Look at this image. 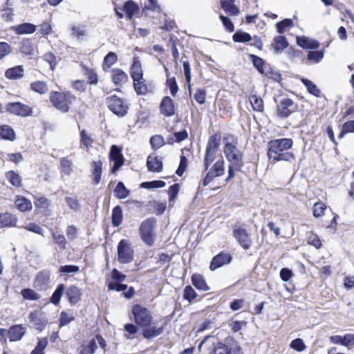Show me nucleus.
Wrapping results in <instances>:
<instances>
[{
  "mask_svg": "<svg viewBox=\"0 0 354 354\" xmlns=\"http://www.w3.org/2000/svg\"><path fill=\"white\" fill-rule=\"evenodd\" d=\"M298 110L297 104L289 97L281 99L276 107V114L279 118H287Z\"/></svg>",
  "mask_w": 354,
  "mask_h": 354,
  "instance_id": "9b49d317",
  "label": "nucleus"
},
{
  "mask_svg": "<svg viewBox=\"0 0 354 354\" xmlns=\"http://www.w3.org/2000/svg\"><path fill=\"white\" fill-rule=\"evenodd\" d=\"M326 209L327 205L324 202L319 201L312 207L313 215L315 218L321 217L324 214Z\"/></svg>",
  "mask_w": 354,
  "mask_h": 354,
  "instance_id": "4d7b16f0",
  "label": "nucleus"
},
{
  "mask_svg": "<svg viewBox=\"0 0 354 354\" xmlns=\"http://www.w3.org/2000/svg\"><path fill=\"white\" fill-rule=\"evenodd\" d=\"M50 280V272L48 270H43L39 272L35 277L33 286L37 290L46 289Z\"/></svg>",
  "mask_w": 354,
  "mask_h": 354,
  "instance_id": "412c9836",
  "label": "nucleus"
},
{
  "mask_svg": "<svg viewBox=\"0 0 354 354\" xmlns=\"http://www.w3.org/2000/svg\"><path fill=\"white\" fill-rule=\"evenodd\" d=\"M106 104L108 109L119 118L125 117L129 109V106L126 100L115 94L106 97Z\"/></svg>",
  "mask_w": 354,
  "mask_h": 354,
  "instance_id": "423d86ee",
  "label": "nucleus"
},
{
  "mask_svg": "<svg viewBox=\"0 0 354 354\" xmlns=\"http://www.w3.org/2000/svg\"><path fill=\"white\" fill-rule=\"evenodd\" d=\"M48 346V338L43 337L39 339L36 347L31 351L30 354H43L44 351Z\"/></svg>",
  "mask_w": 354,
  "mask_h": 354,
  "instance_id": "774afa93",
  "label": "nucleus"
},
{
  "mask_svg": "<svg viewBox=\"0 0 354 354\" xmlns=\"http://www.w3.org/2000/svg\"><path fill=\"white\" fill-rule=\"evenodd\" d=\"M21 295L24 300L39 301L41 295L32 288H26L21 290Z\"/></svg>",
  "mask_w": 354,
  "mask_h": 354,
  "instance_id": "a18cd8bd",
  "label": "nucleus"
},
{
  "mask_svg": "<svg viewBox=\"0 0 354 354\" xmlns=\"http://www.w3.org/2000/svg\"><path fill=\"white\" fill-rule=\"evenodd\" d=\"M113 192L115 197L118 199L126 198L130 194V190L120 181L117 183Z\"/></svg>",
  "mask_w": 354,
  "mask_h": 354,
  "instance_id": "37998d69",
  "label": "nucleus"
},
{
  "mask_svg": "<svg viewBox=\"0 0 354 354\" xmlns=\"http://www.w3.org/2000/svg\"><path fill=\"white\" fill-rule=\"evenodd\" d=\"M73 162L68 157H63L59 161V169L62 176H69L73 172Z\"/></svg>",
  "mask_w": 354,
  "mask_h": 354,
  "instance_id": "c756f323",
  "label": "nucleus"
},
{
  "mask_svg": "<svg viewBox=\"0 0 354 354\" xmlns=\"http://www.w3.org/2000/svg\"><path fill=\"white\" fill-rule=\"evenodd\" d=\"M297 44L303 49H317L320 45L318 41L306 36L297 37Z\"/></svg>",
  "mask_w": 354,
  "mask_h": 354,
  "instance_id": "bb28decb",
  "label": "nucleus"
},
{
  "mask_svg": "<svg viewBox=\"0 0 354 354\" xmlns=\"http://www.w3.org/2000/svg\"><path fill=\"white\" fill-rule=\"evenodd\" d=\"M30 89L39 95H44L48 92V86L46 81L36 80L30 83Z\"/></svg>",
  "mask_w": 354,
  "mask_h": 354,
  "instance_id": "f704fd0d",
  "label": "nucleus"
},
{
  "mask_svg": "<svg viewBox=\"0 0 354 354\" xmlns=\"http://www.w3.org/2000/svg\"><path fill=\"white\" fill-rule=\"evenodd\" d=\"M218 151L206 149L204 156V169L207 171L211 164L214 161Z\"/></svg>",
  "mask_w": 354,
  "mask_h": 354,
  "instance_id": "09e8293b",
  "label": "nucleus"
},
{
  "mask_svg": "<svg viewBox=\"0 0 354 354\" xmlns=\"http://www.w3.org/2000/svg\"><path fill=\"white\" fill-rule=\"evenodd\" d=\"M114 11L118 19H121L124 17L123 12L127 19L132 20L134 16L139 14L140 7L134 1L128 0L124 3L122 7L115 5Z\"/></svg>",
  "mask_w": 354,
  "mask_h": 354,
  "instance_id": "9d476101",
  "label": "nucleus"
},
{
  "mask_svg": "<svg viewBox=\"0 0 354 354\" xmlns=\"http://www.w3.org/2000/svg\"><path fill=\"white\" fill-rule=\"evenodd\" d=\"M301 82L306 87L307 91L311 95L315 96V97H320L321 91L317 88V86L310 80L302 78Z\"/></svg>",
  "mask_w": 354,
  "mask_h": 354,
  "instance_id": "5fc2aeb1",
  "label": "nucleus"
},
{
  "mask_svg": "<svg viewBox=\"0 0 354 354\" xmlns=\"http://www.w3.org/2000/svg\"><path fill=\"white\" fill-rule=\"evenodd\" d=\"M0 139L13 142L16 140V133L12 127L8 124L0 125Z\"/></svg>",
  "mask_w": 354,
  "mask_h": 354,
  "instance_id": "7c9ffc66",
  "label": "nucleus"
},
{
  "mask_svg": "<svg viewBox=\"0 0 354 354\" xmlns=\"http://www.w3.org/2000/svg\"><path fill=\"white\" fill-rule=\"evenodd\" d=\"M42 59L49 64L51 71H55L58 64V60L53 52L48 51L45 53L42 56Z\"/></svg>",
  "mask_w": 354,
  "mask_h": 354,
  "instance_id": "864d4df0",
  "label": "nucleus"
},
{
  "mask_svg": "<svg viewBox=\"0 0 354 354\" xmlns=\"http://www.w3.org/2000/svg\"><path fill=\"white\" fill-rule=\"evenodd\" d=\"M159 112L164 118H171L177 113L178 106L170 96H164L159 104Z\"/></svg>",
  "mask_w": 354,
  "mask_h": 354,
  "instance_id": "2eb2a0df",
  "label": "nucleus"
},
{
  "mask_svg": "<svg viewBox=\"0 0 354 354\" xmlns=\"http://www.w3.org/2000/svg\"><path fill=\"white\" fill-rule=\"evenodd\" d=\"M191 281L192 285L200 291H208L210 289L201 274L194 273L191 277Z\"/></svg>",
  "mask_w": 354,
  "mask_h": 354,
  "instance_id": "cd10ccee",
  "label": "nucleus"
},
{
  "mask_svg": "<svg viewBox=\"0 0 354 354\" xmlns=\"http://www.w3.org/2000/svg\"><path fill=\"white\" fill-rule=\"evenodd\" d=\"M225 342L214 344L212 354H243L242 348L234 338L226 339Z\"/></svg>",
  "mask_w": 354,
  "mask_h": 354,
  "instance_id": "6e6552de",
  "label": "nucleus"
},
{
  "mask_svg": "<svg viewBox=\"0 0 354 354\" xmlns=\"http://www.w3.org/2000/svg\"><path fill=\"white\" fill-rule=\"evenodd\" d=\"M14 203L16 208L21 212H30L32 209V202L23 196H16Z\"/></svg>",
  "mask_w": 354,
  "mask_h": 354,
  "instance_id": "a878e982",
  "label": "nucleus"
},
{
  "mask_svg": "<svg viewBox=\"0 0 354 354\" xmlns=\"http://www.w3.org/2000/svg\"><path fill=\"white\" fill-rule=\"evenodd\" d=\"M65 296L71 305H75L82 299V290L75 285H70L66 288Z\"/></svg>",
  "mask_w": 354,
  "mask_h": 354,
  "instance_id": "aec40b11",
  "label": "nucleus"
},
{
  "mask_svg": "<svg viewBox=\"0 0 354 354\" xmlns=\"http://www.w3.org/2000/svg\"><path fill=\"white\" fill-rule=\"evenodd\" d=\"M146 165L149 172L160 173L163 170L162 158L158 156L156 153H151L148 156Z\"/></svg>",
  "mask_w": 354,
  "mask_h": 354,
  "instance_id": "a211bd4d",
  "label": "nucleus"
},
{
  "mask_svg": "<svg viewBox=\"0 0 354 354\" xmlns=\"http://www.w3.org/2000/svg\"><path fill=\"white\" fill-rule=\"evenodd\" d=\"M36 26L30 23H23L12 27L17 35L32 34L36 30Z\"/></svg>",
  "mask_w": 354,
  "mask_h": 354,
  "instance_id": "72a5a7b5",
  "label": "nucleus"
},
{
  "mask_svg": "<svg viewBox=\"0 0 354 354\" xmlns=\"http://www.w3.org/2000/svg\"><path fill=\"white\" fill-rule=\"evenodd\" d=\"M306 241L308 244L314 246L316 249H320L322 247L320 238L313 232H309L306 234Z\"/></svg>",
  "mask_w": 354,
  "mask_h": 354,
  "instance_id": "603ef678",
  "label": "nucleus"
},
{
  "mask_svg": "<svg viewBox=\"0 0 354 354\" xmlns=\"http://www.w3.org/2000/svg\"><path fill=\"white\" fill-rule=\"evenodd\" d=\"M294 26L291 19H284L276 24V28L279 34H283L286 28H290Z\"/></svg>",
  "mask_w": 354,
  "mask_h": 354,
  "instance_id": "bf43d9fd",
  "label": "nucleus"
},
{
  "mask_svg": "<svg viewBox=\"0 0 354 354\" xmlns=\"http://www.w3.org/2000/svg\"><path fill=\"white\" fill-rule=\"evenodd\" d=\"M123 221L122 209L120 205L114 207L112 209L111 223L113 227H118Z\"/></svg>",
  "mask_w": 354,
  "mask_h": 354,
  "instance_id": "a19ab883",
  "label": "nucleus"
},
{
  "mask_svg": "<svg viewBox=\"0 0 354 354\" xmlns=\"http://www.w3.org/2000/svg\"><path fill=\"white\" fill-rule=\"evenodd\" d=\"M350 133H354V120H348L343 124L339 138L341 139L346 134Z\"/></svg>",
  "mask_w": 354,
  "mask_h": 354,
  "instance_id": "338daca9",
  "label": "nucleus"
},
{
  "mask_svg": "<svg viewBox=\"0 0 354 354\" xmlns=\"http://www.w3.org/2000/svg\"><path fill=\"white\" fill-rule=\"evenodd\" d=\"M249 58L252 61L253 66L260 74L265 73L264 71L266 69V66H268V65L265 64V62L262 58L253 54L249 55Z\"/></svg>",
  "mask_w": 354,
  "mask_h": 354,
  "instance_id": "c03bdc74",
  "label": "nucleus"
},
{
  "mask_svg": "<svg viewBox=\"0 0 354 354\" xmlns=\"http://www.w3.org/2000/svg\"><path fill=\"white\" fill-rule=\"evenodd\" d=\"M248 98L254 111L260 113L263 112L264 102L260 96H258L256 94H250Z\"/></svg>",
  "mask_w": 354,
  "mask_h": 354,
  "instance_id": "58836bf2",
  "label": "nucleus"
},
{
  "mask_svg": "<svg viewBox=\"0 0 354 354\" xmlns=\"http://www.w3.org/2000/svg\"><path fill=\"white\" fill-rule=\"evenodd\" d=\"M224 160H217L209 169L205 176L201 180L199 186L206 187L216 177H220L225 172Z\"/></svg>",
  "mask_w": 354,
  "mask_h": 354,
  "instance_id": "4468645a",
  "label": "nucleus"
},
{
  "mask_svg": "<svg viewBox=\"0 0 354 354\" xmlns=\"http://www.w3.org/2000/svg\"><path fill=\"white\" fill-rule=\"evenodd\" d=\"M221 136L220 133H216L212 135L207 141L206 149L218 151L221 144Z\"/></svg>",
  "mask_w": 354,
  "mask_h": 354,
  "instance_id": "3c124183",
  "label": "nucleus"
},
{
  "mask_svg": "<svg viewBox=\"0 0 354 354\" xmlns=\"http://www.w3.org/2000/svg\"><path fill=\"white\" fill-rule=\"evenodd\" d=\"M221 8L231 16H236L240 13L239 8L235 4L227 3L224 0H220Z\"/></svg>",
  "mask_w": 354,
  "mask_h": 354,
  "instance_id": "8fccbe9b",
  "label": "nucleus"
},
{
  "mask_svg": "<svg viewBox=\"0 0 354 354\" xmlns=\"http://www.w3.org/2000/svg\"><path fill=\"white\" fill-rule=\"evenodd\" d=\"M166 183L163 180H156L152 181L143 182L140 184V187L147 189H151L164 187Z\"/></svg>",
  "mask_w": 354,
  "mask_h": 354,
  "instance_id": "052dcab7",
  "label": "nucleus"
},
{
  "mask_svg": "<svg viewBox=\"0 0 354 354\" xmlns=\"http://www.w3.org/2000/svg\"><path fill=\"white\" fill-rule=\"evenodd\" d=\"M6 111L11 115L26 118L32 115L33 109L21 102H8L5 106Z\"/></svg>",
  "mask_w": 354,
  "mask_h": 354,
  "instance_id": "f8f14e48",
  "label": "nucleus"
},
{
  "mask_svg": "<svg viewBox=\"0 0 354 354\" xmlns=\"http://www.w3.org/2000/svg\"><path fill=\"white\" fill-rule=\"evenodd\" d=\"M182 60L186 84L187 85L189 93H191L192 73L190 64L187 59V57L185 55H183Z\"/></svg>",
  "mask_w": 354,
  "mask_h": 354,
  "instance_id": "4c0bfd02",
  "label": "nucleus"
},
{
  "mask_svg": "<svg viewBox=\"0 0 354 354\" xmlns=\"http://www.w3.org/2000/svg\"><path fill=\"white\" fill-rule=\"evenodd\" d=\"M197 293L194 289L189 285L185 287L183 290V298L189 303L193 302L197 297Z\"/></svg>",
  "mask_w": 354,
  "mask_h": 354,
  "instance_id": "69168bd1",
  "label": "nucleus"
},
{
  "mask_svg": "<svg viewBox=\"0 0 354 354\" xmlns=\"http://www.w3.org/2000/svg\"><path fill=\"white\" fill-rule=\"evenodd\" d=\"M265 73H262L261 75L267 77L269 79H272L275 82H279L281 80V74L272 68L268 64V66H266V69L264 71Z\"/></svg>",
  "mask_w": 354,
  "mask_h": 354,
  "instance_id": "0e129e2a",
  "label": "nucleus"
},
{
  "mask_svg": "<svg viewBox=\"0 0 354 354\" xmlns=\"http://www.w3.org/2000/svg\"><path fill=\"white\" fill-rule=\"evenodd\" d=\"M111 79L115 86H122L128 82L129 77L122 68H115L111 71Z\"/></svg>",
  "mask_w": 354,
  "mask_h": 354,
  "instance_id": "4be33fe9",
  "label": "nucleus"
},
{
  "mask_svg": "<svg viewBox=\"0 0 354 354\" xmlns=\"http://www.w3.org/2000/svg\"><path fill=\"white\" fill-rule=\"evenodd\" d=\"M65 285L64 283L58 284L50 298V301L55 306H58L60 304L61 298L64 293H65Z\"/></svg>",
  "mask_w": 354,
  "mask_h": 354,
  "instance_id": "ea45409f",
  "label": "nucleus"
},
{
  "mask_svg": "<svg viewBox=\"0 0 354 354\" xmlns=\"http://www.w3.org/2000/svg\"><path fill=\"white\" fill-rule=\"evenodd\" d=\"M79 65L86 79V83L89 85H97L99 82V77L96 69L86 66L82 62H80Z\"/></svg>",
  "mask_w": 354,
  "mask_h": 354,
  "instance_id": "6ab92c4d",
  "label": "nucleus"
},
{
  "mask_svg": "<svg viewBox=\"0 0 354 354\" xmlns=\"http://www.w3.org/2000/svg\"><path fill=\"white\" fill-rule=\"evenodd\" d=\"M102 161L100 160H93L91 163L92 183L94 185H98L102 179Z\"/></svg>",
  "mask_w": 354,
  "mask_h": 354,
  "instance_id": "5701e85b",
  "label": "nucleus"
},
{
  "mask_svg": "<svg viewBox=\"0 0 354 354\" xmlns=\"http://www.w3.org/2000/svg\"><path fill=\"white\" fill-rule=\"evenodd\" d=\"M288 45V41L285 36L278 35L273 38L270 46L275 53H281Z\"/></svg>",
  "mask_w": 354,
  "mask_h": 354,
  "instance_id": "c85d7f7f",
  "label": "nucleus"
},
{
  "mask_svg": "<svg viewBox=\"0 0 354 354\" xmlns=\"http://www.w3.org/2000/svg\"><path fill=\"white\" fill-rule=\"evenodd\" d=\"M131 313L134 323H127L124 326V336L128 339H133L139 329L146 339L158 337L163 333L169 320L165 317L160 326L155 325L152 311L140 304H133Z\"/></svg>",
  "mask_w": 354,
  "mask_h": 354,
  "instance_id": "f257e3e1",
  "label": "nucleus"
},
{
  "mask_svg": "<svg viewBox=\"0 0 354 354\" xmlns=\"http://www.w3.org/2000/svg\"><path fill=\"white\" fill-rule=\"evenodd\" d=\"M49 101L57 111L68 113L73 104L77 101V97L70 91H51L49 93Z\"/></svg>",
  "mask_w": 354,
  "mask_h": 354,
  "instance_id": "20e7f679",
  "label": "nucleus"
},
{
  "mask_svg": "<svg viewBox=\"0 0 354 354\" xmlns=\"http://www.w3.org/2000/svg\"><path fill=\"white\" fill-rule=\"evenodd\" d=\"M118 60V55L114 52H109L104 57L102 63V68L104 72H108L111 66Z\"/></svg>",
  "mask_w": 354,
  "mask_h": 354,
  "instance_id": "c9c22d12",
  "label": "nucleus"
},
{
  "mask_svg": "<svg viewBox=\"0 0 354 354\" xmlns=\"http://www.w3.org/2000/svg\"><path fill=\"white\" fill-rule=\"evenodd\" d=\"M232 260V257L229 252L221 251L213 257L209 264V270L211 271H214L223 266L229 264Z\"/></svg>",
  "mask_w": 354,
  "mask_h": 354,
  "instance_id": "f3484780",
  "label": "nucleus"
},
{
  "mask_svg": "<svg viewBox=\"0 0 354 354\" xmlns=\"http://www.w3.org/2000/svg\"><path fill=\"white\" fill-rule=\"evenodd\" d=\"M232 236L243 250H249L253 243L252 235L245 227L244 224H234L232 227Z\"/></svg>",
  "mask_w": 354,
  "mask_h": 354,
  "instance_id": "0eeeda50",
  "label": "nucleus"
},
{
  "mask_svg": "<svg viewBox=\"0 0 354 354\" xmlns=\"http://www.w3.org/2000/svg\"><path fill=\"white\" fill-rule=\"evenodd\" d=\"M223 152L227 160L230 163V165H234L238 168L243 167V154L235 145L226 142L224 145Z\"/></svg>",
  "mask_w": 354,
  "mask_h": 354,
  "instance_id": "1a4fd4ad",
  "label": "nucleus"
},
{
  "mask_svg": "<svg viewBox=\"0 0 354 354\" xmlns=\"http://www.w3.org/2000/svg\"><path fill=\"white\" fill-rule=\"evenodd\" d=\"M79 354H94L97 349L95 339L84 341L80 346Z\"/></svg>",
  "mask_w": 354,
  "mask_h": 354,
  "instance_id": "473e14b6",
  "label": "nucleus"
},
{
  "mask_svg": "<svg viewBox=\"0 0 354 354\" xmlns=\"http://www.w3.org/2000/svg\"><path fill=\"white\" fill-rule=\"evenodd\" d=\"M293 140L291 138H279L271 140L268 142L267 156L272 162L291 161L295 159L292 152L288 151L292 148Z\"/></svg>",
  "mask_w": 354,
  "mask_h": 354,
  "instance_id": "f03ea898",
  "label": "nucleus"
},
{
  "mask_svg": "<svg viewBox=\"0 0 354 354\" xmlns=\"http://www.w3.org/2000/svg\"><path fill=\"white\" fill-rule=\"evenodd\" d=\"M157 221L154 217H149L144 221L140 225L139 234L142 241L148 246L154 245L156 234L155 229Z\"/></svg>",
  "mask_w": 354,
  "mask_h": 354,
  "instance_id": "39448f33",
  "label": "nucleus"
},
{
  "mask_svg": "<svg viewBox=\"0 0 354 354\" xmlns=\"http://www.w3.org/2000/svg\"><path fill=\"white\" fill-rule=\"evenodd\" d=\"M34 205L36 209H43L44 211L48 210L50 206V201L45 196L34 197Z\"/></svg>",
  "mask_w": 354,
  "mask_h": 354,
  "instance_id": "de8ad7c7",
  "label": "nucleus"
},
{
  "mask_svg": "<svg viewBox=\"0 0 354 354\" xmlns=\"http://www.w3.org/2000/svg\"><path fill=\"white\" fill-rule=\"evenodd\" d=\"M251 35L241 30H236L232 35V39L236 43H248L252 40Z\"/></svg>",
  "mask_w": 354,
  "mask_h": 354,
  "instance_id": "49530a36",
  "label": "nucleus"
},
{
  "mask_svg": "<svg viewBox=\"0 0 354 354\" xmlns=\"http://www.w3.org/2000/svg\"><path fill=\"white\" fill-rule=\"evenodd\" d=\"M6 180L9 183L16 188L22 186V178L15 171L10 170L5 174Z\"/></svg>",
  "mask_w": 354,
  "mask_h": 354,
  "instance_id": "e433bc0d",
  "label": "nucleus"
},
{
  "mask_svg": "<svg viewBox=\"0 0 354 354\" xmlns=\"http://www.w3.org/2000/svg\"><path fill=\"white\" fill-rule=\"evenodd\" d=\"M109 160L110 162L113 163L110 171L111 174H115L124 165L125 162L122 147L115 145H112L109 153Z\"/></svg>",
  "mask_w": 354,
  "mask_h": 354,
  "instance_id": "ddd939ff",
  "label": "nucleus"
},
{
  "mask_svg": "<svg viewBox=\"0 0 354 354\" xmlns=\"http://www.w3.org/2000/svg\"><path fill=\"white\" fill-rule=\"evenodd\" d=\"M133 259V250L128 241L122 239L118 245V260L120 263H129Z\"/></svg>",
  "mask_w": 354,
  "mask_h": 354,
  "instance_id": "dca6fc26",
  "label": "nucleus"
},
{
  "mask_svg": "<svg viewBox=\"0 0 354 354\" xmlns=\"http://www.w3.org/2000/svg\"><path fill=\"white\" fill-rule=\"evenodd\" d=\"M129 73L133 81L134 91L138 95H146L152 93L150 83L144 78V71L138 56L133 58Z\"/></svg>",
  "mask_w": 354,
  "mask_h": 354,
  "instance_id": "7ed1b4c3",
  "label": "nucleus"
},
{
  "mask_svg": "<svg viewBox=\"0 0 354 354\" xmlns=\"http://www.w3.org/2000/svg\"><path fill=\"white\" fill-rule=\"evenodd\" d=\"M80 141L81 147L86 149L92 147L94 142L91 136L84 129H81L80 131Z\"/></svg>",
  "mask_w": 354,
  "mask_h": 354,
  "instance_id": "79ce46f5",
  "label": "nucleus"
},
{
  "mask_svg": "<svg viewBox=\"0 0 354 354\" xmlns=\"http://www.w3.org/2000/svg\"><path fill=\"white\" fill-rule=\"evenodd\" d=\"M165 85L169 88L171 95L175 97L179 91L175 77L167 78Z\"/></svg>",
  "mask_w": 354,
  "mask_h": 354,
  "instance_id": "e2e57ef3",
  "label": "nucleus"
},
{
  "mask_svg": "<svg viewBox=\"0 0 354 354\" xmlns=\"http://www.w3.org/2000/svg\"><path fill=\"white\" fill-rule=\"evenodd\" d=\"M17 217L8 212L0 213V228L16 227Z\"/></svg>",
  "mask_w": 354,
  "mask_h": 354,
  "instance_id": "393cba45",
  "label": "nucleus"
},
{
  "mask_svg": "<svg viewBox=\"0 0 354 354\" xmlns=\"http://www.w3.org/2000/svg\"><path fill=\"white\" fill-rule=\"evenodd\" d=\"M75 319V317L66 311H62L60 313L59 318V327L62 328L70 324Z\"/></svg>",
  "mask_w": 354,
  "mask_h": 354,
  "instance_id": "680f3d73",
  "label": "nucleus"
},
{
  "mask_svg": "<svg viewBox=\"0 0 354 354\" xmlns=\"http://www.w3.org/2000/svg\"><path fill=\"white\" fill-rule=\"evenodd\" d=\"M151 149L156 151L165 145L164 138L161 135H154L149 140Z\"/></svg>",
  "mask_w": 354,
  "mask_h": 354,
  "instance_id": "13d9d810",
  "label": "nucleus"
},
{
  "mask_svg": "<svg viewBox=\"0 0 354 354\" xmlns=\"http://www.w3.org/2000/svg\"><path fill=\"white\" fill-rule=\"evenodd\" d=\"M24 75V68L23 66L19 65L8 68L5 71V77L8 80L21 79Z\"/></svg>",
  "mask_w": 354,
  "mask_h": 354,
  "instance_id": "2f4dec72",
  "label": "nucleus"
},
{
  "mask_svg": "<svg viewBox=\"0 0 354 354\" xmlns=\"http://www.w3.org/2000/svg\"><path fill=\"white\" fill-rule=\"evenodd\" d=\"M26 328L23 324L11 326L8 329V338L10 342H17L21 339L26 333Z\"/></svg>",
  "mask_w": 354,
  "mask_h": 354,
  "instance_id": "b1692460",
  "label": "nucleus"
},
{
  "mask_svg": "<svg viewBox=\"0 0 354 354\" xmlns=\"http://www.w3.org/2000/svg\"><path fill=\"white\" fill-rule=\"evenodd\" d=\"M51 236L55 243L59 246V248L61 250L66 249L67 241L62 234L52 230Z\"/></svg>",
  "mask_w": 354,
  "mask_h": 354,
  "instance_id": "6e6d98bb",
  "label": "nucleus"
}]
</instances>
